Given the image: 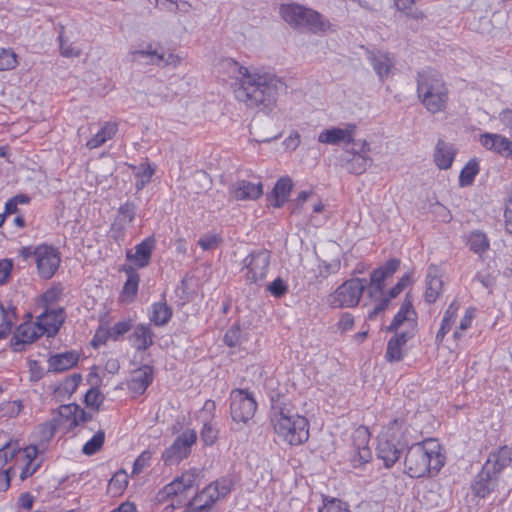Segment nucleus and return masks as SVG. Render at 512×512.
Masks as SVG:
<instances>
[{"label":"nucleus","mask_w":512,"mask_h":512,"mask_svg":"<svg viewBox=\"0 0 512 512\" xmlns=\"http://www.w3.org/2000/svg\"><path fill=\"white\" fill-rule=\"evenodd\" d=\"M284 83L276 74L261 68L238 67L235 97L249 108L271 111Z\"/></svg>","instance_id":"f257e3e1"},{"label":"nucleus","mask_w":512,"mask_h":512,"mask_svg":"<svg viewBox=\"0 0 512 512\" xmlns=\"http://www.w3.org/2000/svg\"><path fill=\"white\" fill-rule=\"evenodd\" d=\"M270 420L275 434L289 445H301L309 438L307 418L294 412L284 399L272 401Z\"/></svg>","instance_id":"f03ea898"},{"label":"nucleus","mask_w":512,"mask_h":512,"mask_svg":"<svg viewBox=\"0 0 512 512\" xmlns=\"http://www.w3.org/2000/svg\"><path fill=\"white\" fill-rule=\"evenodd\" d=\"M445 463V456L439 442L427 439L410 446L405 455V472L411 478L437 474Z\"/></svg>","instance_id":"7ed1b4c3"},{"label":"nucleus","mask_w":512,"mask_h":512,"mask_svg":"<svg viewBox=\"0 0 512 512\" xmlns=\"http://www.w3.org/2000/svg\"><path fill=\"white\" fill-rule=\"evenodd\" d=\"M416 82L418 99L427 111L432 114L445 111L449 93L440 73L424 68L417 73Z\"/></svg>","instance_id":"20e7f679"},{"label":"nucleus","mask_w":512,"mask_h":512,"mask_svg":"<svg viewBox=\"0 0 512 512\" xmlns=\"http://www.w3.org/2000/svg\"><path fill=\"white\" fill-rule=\"evenodd\" d=\"M279 14L293 29L307 30L312 34H324L331 27L330 21L321 13L299 3L281 4Z\"/></svg>","instance_id":"39448f33"},{"label":"nucleus","mask_w":512,"mask_h":512,"mask_svg":"<svg viewBox=\"0 0 512 512\" xmlns=\"http://www.w3.org/2000/svg\"><path fill=\"white\" fill-rule=\"evenodd\" d=\"M404 426V420L394 419L389 423L386 431L379 436L377 456L386 468H391L399 460L402 450L408 444Z\"/></svg>","instance_id":"423d86ee"},{"label":"nucleus","mask_w":512,"mask_h":512,"mask_svg":"<svg viewBox=\"0 0 512 512\" xmlns=\"http://www.w3.org/2000/svg\"><path fill=\"white\" fill-rule=\"evenodd\" d=\"M233 486L234 482L230 477L217 479L194 496L185 512H213V505L226 497Z\"/></svg>","instance_id":"0eeeda50"},{"label":"nucleus","mask_w":512,"mask_h":512,"mask_svg":"<svg viewBox=\"0 0 512 512\" xmlns=\"http://www.w3.org/2000/svg\"><path fill=\"white\" fill-rule=\"evenodd\" d=\"M17 454L21 455L25 462L20 473L21 480H25L32 476L41 466L42 461L38 460L39 450L35 445L27 446L21 450L17 442L9 441L0 448V465L6 464Z\"/></svg>","instance_id":"6e6552de"},{"label":"nucleus","mask_w":512,"mask_h":512,"mask_svg":"<svg viewBox=\"0 0 512 512\" xmlns=\"http://www.w3.org/2000/svg\"><path fill=\"white\" fill-rule=\"evenodd\" d=\"M365 289V279L352 278L337 287L336 290L328 296L327 303L331 308L355 307L358 305Z\"/></svg>","instance_id":"1a4fd4ad"},{"label":"nucleus","mask_w":512,"mask_h":512,"mask_svg":"<svg viewBox=\"0 0 512 512\" xmlns=\"http://www.w3.org/2000/svg\"><path fill=\"white\" fill-rule=\"evenodd\" d=\"M270 264V252L266 249L253 251L243 260L245 282L249 285L261 286Z\"/></svg>","instance_id":"9d476101"},{"label":"nucleus","mask_w":512,"mask_h":512,"mask_svg":"<svg viewBox=\"0 0 512 512\" xmlns=\"http://www.w3.org/2000/svg\"><path fill=\"white\" fill-rule=\"evenodd\" d=\"M201 470L189 469L165 485L156 495L158 502H165L184 493L185 491L198 486L201 479Z\"/></svg>","instance_id":"9b49d317"},{"label":"nucleus","mask_w":512,"mask_h":512,"mask_svg":"<svg viewBox=\"0 0 512 512\" xmlns=\"http://www.w3.org/2000/svg\"><path fill=\"white\" fill-rule=\"evenodd\" d=\"M257 403L251 393L234 389L230 394V414L237 423H247L256 412Z\"/></svg>","instance_id":"f8f14e48"},{"label":"nucleus","mask_w":512,"mask_h":512,"mask_svg":"<svg viewBox=\"0 0 512 512\" xmlns=\"http://www.w3.org/2000/svg\"><path fill=\"white\" fill-rule=\"evenodd\" d=\"M52 418L59 428L70 431L91 420L92 416L79 405L71 403L59 406L53 411Z\"/></svg>","instance_id":"ddd939ff"},{"label":"nucleus","mask_w":512,"mask_h":512,"mask_svg":"<svg viewBox=\"0 0 512 512\" xmlns=\"http://www.w3.org/2000/svg\"><path fill=\"white\" fill-rule=\"evenodd\" d=\"M197 435L194 430L183 431L162 453L165 464H177L185 459L191 451V446L196 442Z\"/></svg>","instance_id":"4468645a"},{"label":"nucleus","mask_w":512,"mask_h":512,"mask_svg":"<svg viewBox=\"0 0 512 512\" xmlns=\"http://www.w3.org/2000/svg\"><path fill=\"white\" fill-rule=\"evenodd\" d=\"M35 261L40 277L50 279L59 268L61 259L53 246L42 244L36 247Z\"/></svg>","instance_id":"2eb2a0df"},{"label":"nucleus","mask_w":512,"mask_h":512,"mask_svg":"<svg viewBox=\"0 0 512 512\" xmlns=\"http://www.w3.org/2000/svg\"><path fill=\"white\" fill-rule=\"evenodd\" d=\"M357 129L355 123H345L342 126L324 129L318 135V142L327 145H350L356 143Z\"/></svg>","instance_id":"dca6fc26"},{"label":"nucleus","mask_w":512,"mask_h":512,"mask_svg":"<svg viewBox=\"0 0 512 512\" xmlns=\"http://www.w3.org/2000/svg\"><path fill=\"white\" fill-rule=\"evenodd\" d=\"M136 216V205L132 202L122 204L111 226V236L117 242L123 241L127 227Z\"/></svg>","instance_id":"f3484780"},{"label":"nucleus","mask_w":512,"mask_h":512,"mask_svg":"<svg viewBox=\"0 0 512 512\" xmlns=\"http://www.w3.org/2000/svg\"><path fill=\"white\" fill-rule=\"evenodd\" d=\"M132 56L134 61L161 67H176L181 61L180 57L175 54L169 53L165 55L164 53H158L156 50H152L151 47L147 50L134 51Z\"/></svg>","instance_id":"a211bd4d"},{"label":"nucleus","mask_w":512,"mask_h":512,"mask_svg":"<svg viewBox=\"0 0 512 512\" xmlns=\"http://www.w3.org/2000/svg\"><path fill=\"white\" fill-rule=\"evenodd\" d=\"M511 461L512 449L504 445L489 454L482 468L498 478V474L508 467Z\"/></svg>","instance_id":"6ab92c4d"},{"label":"nucleus","mask_w":512,"mask_h":512,"mask_svg":"<svg viewBox=\"0 0 512 512\" xmlns=\"http://www.w3.org/2000/svg\"><path fill=\"white\" fill-rule=\"evenodd\" d=\"M229 193L238 201L256 200L263 194V185L261 182L238 180L229 187Z\"/></svg>","instance_id":"aec40b11"},{"label":"nucleus","mask_w":512,"mask_h":512,"mask_svg":"<svg viewBox=\"0 0 512 512\" xmlns=\"http://www.w3.org/2000/svg\"><path fill=\"white\" fill-rule=\"evenodd\" d=\"M153 380V368L150 365H143L131 373L127 383L128 390L134 395H142Z\"/></svg>","instance_id":"412c9836"},{"label":"nucleus","mask_w":512,"mask_h":512,"mask_svg":"<svg viewBox=\"0 0 512 512\" xmlns=\"http://www.w3.org/2000/svg\"><path fill=\"white\" fill-rule=\"evenodd\" d=\"M442 269L437 265H430L426 274L425 300L434 303L443 291Z\"/></svg>","instance_id":"4be33fe9"},{"label":"nucleus","mask_w":512,"mask_h":512,"mask_svg":"<svg viewBox=\"0 0 512 512\" xmlns=\"http://www.w3.org/2000/svg\"><path fill=\"white\" fill-rule=\"evenodd\" d=\"M417 324V314L413 308L412 302L405 299L399 311L394 316L391 324L387 327L390 332H397L399 329Z\"/></svg>","instance_id":"5701e85b"},{"label":"nucleus","mask_w":512,"mask_h":512,"mask_svg":"<svg viewBox=\"0 0 512 512\" xmlns=\"http://www.w3.org/2000/svg\"><path fill=\"white\" fill-rule=\"evenodd\" d=\"M38 325L42 333L49 337L54 336L64 322V312L62 309L48 310V308L38 317Z\"/></svg>","instance_id":"b1692460"},{"label":"nucleus","mask_w":512,"mask_h":512,"mask_svg":"<svg viewBox=\"0 0 512 512\" xmlns=\"http://www.w3.org/2000/svg\"><path fill=\"white\" fill-rule=\"evenodd\" d=\"M155 248V239L148 237L135 246V252L128 250L126 257L138 268L146 267L150 263L151 254Z\"/></svg>","instance_id":"393cba45"},{"label":"nucleus","mask_w":512,"mask_h":512,"mask_svg":"<svg viewBox=\"0 0 512 512\" xmlns=\"http://www.w3.org/2000/svg\"><path fill=\"white\" fill-rule=\"evenodd\" d=\"M480 143L486 149L501 156H512V141L502 135L485 133L481 135Z\"/></svg>","instance_id":"a878e982"},{"label":"nucleus","mask_w":512,"mask_h":512,"mask_svg":"<svg viewBox=\"0 0 512 512\" xmlns=\"http://www.w3.org/2000/svg\"><path fill=\"white\" fill-rule=\"evenodd\" d=\"M154 333L148 324H138L129 336L131 345L137 351H145L154 343Z\"/></svg>","instance_id":"bb28decb"},{"label":"nucleus","mask_w":512,"mask_h":512,"mask_svg":"<svg viewBox=\"0 0 512 512\" xmlns=\"http://www.w3.org/2000/svg\"><path fill=\"white\" fill-rule=\"evenodd\" d=\"M368 60L380 81H384L389 76L395 64L393 57L389 53H383L380 51L370 52Z\"/></svg>","instance_id":"cd10ccee"},{"label":"nucleus","mask_w":512,"mask_h":512,"mask_svg":"<svg viewBox=\"0 0 512 512\" xmlns=\"http://www.w3.org/2000/svg\"><path fill=\"white\" fill-rule=\"evenodd\" d=\"M498 478L483 469L476 476L471 488L475 496L479 498L487 497L497 486Z\"/></svg>","instance_id":"c85d7f7f"},{"label":"nucleus","mask_w":512,"mask_h":512,"mask_svg":"<svg viewBox=\"0 0 512 512\" xmlns=\"http://www.w3.org/2000/svg\"><path fill=\"white\" fill-rule=\"evenodd\" d=\"M456 155V149L451 143L438 140L434 151V162L441 170H447L452 166Z\"/></svg>","instance_id":"c756f323"},{"label":"nucleus","mask_w":512,"mask_h":512,"mask_svg":"<svg viewBox=\"0 0 512 512\" xmlns=\"http://www.w3.org/2000/svg\"><path fill=\"white\" fill-rule=\"evenodd\" d=\"M118 131V125L115 122H105L101 129L86 142V147L90 150L102 146L105 142L112 139Z\"/></svg>","instance_id":"7c9ffc66"},{"label":"nucleus","mask_w":512,"mask_h":512,"mask_svg":"<svg viewBox=\"0 0 512 512\" xmlns=\"http://www.w3.org/2000/svg\"><path fill=\"white\" fill-rule=\"evenodd\" d=\"M78 362V355L75 352H64L60 354H56L50 357L49 370L54 372H63Z\"/></svg>","instance_id":"2f4dec72"},{"label":"nucleus","mask_w":512,"mask_h":512,"mask_svg":"<svg viewBox=\"0 0 512 512\" xmlns=\"http://www.w3.org/2000/svg\"><path fill=\"white\" fill-rule=\"evenodd\" d=\"M293 187V183L291 178L282 177L280 178L273 189V206L276 208H281L287 201L290 196L291 190Z\"/></svg>","instance_id":"473e14b6"},{"label":"nucleus","mask_w":512,"mask_h":512,"mask_svg":"<svg viewBox=\"0 0 512 512\" xmlns=\"http://www.w3.org/2000/svg\"><path fill=\"white\" fill-rule=\"evenodd\" d=\"M459 308V303L456 300H454L446 309L441 322V326L436 334L435 340L437 343H441L445 335L451 330L452 325L454 324L455 319L457 317Z\"/></svg>","instance_id":"72a5a7b5"},{"label":"nucleus","mask_w":512,"mask_h":512,"mask_svg":"<svg viewBox=\"0 0 512 512\" xmlns=\"http://www.w3.org/2000/svg\"><path fill=\"white\" fill-rule=\"evenodd\" d=\"M172 317V309L167 305L166 301H159L151 306L149 315L150 321L156 326L166 325Z\"/></svg>","instance_id":"f704fd0d"},{"label":"nucleus","mask_w":512,"mask_h":512,"mask_svg":"<svg viewBox=\"0 0 512 512\" xmlns=\"http://www.w3.org/2000/svg\"><path fill=\"white\" fill-rule=\"evenodd\" d=\"M41 331L42 329H40V326L38 325V320L36 321L35 324H21L17 328L16 338L19 342L24 344L32 343L34 340L44 335V333H42Z\"/></svg>","instance_id":"c9c22d12"},{"label":"nucleus","mask_w":512,"mask_h":512,"mask_svg":"<svg viewBox=\"0 0 512 512\" xmlns=\"http://www.w3.org/2000/svg\"><path fill=\"white\" fill-rule=\"evenodd\" d=\"M125 271L127 274V280L122 290V297L128 300H133L137 295L138 291V285L140 280L139 275L131 266L125 269Z\"/></svg>","instance_id":"e433bc0d"},{"label":"nucleus","mask_w":512,"mask_h":512,"mask_svg":"<svg viewBox=\"0 0 512 512\" xmlns=\"http://www.w3.org/2000/svg\"><path fill=\"white\" fill-rule=\"evenodd\" d=\"M371 162L372 159L369 155L357 152L354 157L347 161L346 169L352 174L360 175L367 170Z\"/></svg>","instance_id":"4c0bfd02"},{"label":"nucleus","mask_w":512,"mask_h":512,"mask_svg":"<svg viewBox=\"0 0 512 512\" xmlns=\"http://www.w3.org/2000/svg\"><path fill=\"white\" fill-rule=\"evenodd\" d=\"M467 244L469 249L476 254H483L489 249V240L485 233L480 231H473L468 237Z\"/></svg>","instance_id":"58836bf2"},{"label":"nucleus","mask_w":512,"mask_h":512,"mask_svg":"<svg viewBox=\"0 0 512 512\" xmlns=\"http://www.w3.org/2000/svg\"><path fill=\"white\" fill-rule=\"evenodd\" d=\"M479 172V163L476 159H471L461 170L459 176V184L462 187L469 186L473 183Z\"/></svg>","instance_id":"ea45409f"},{"label":"nucleus","mask_w":512,"mask_h":512,"mask_svg":"<svg viewBox=\"0 0 512 512\" xmlns=\"http://www.w3.org/2000/svg\"><path fill=\"white\" fill-rule=\"evenodd\" d=\"M105 441L104 430H98L91 439H89L82 448V452L85 455L91 456L97 453L103 446Z\"/></svg>","instance_id":"a19ab883"},{"label":"nucleus","mask_w":512,"mask_h":512,"mask_svg":"<svg viewBox=\"0 0 512 512\" xmlns=\"http://www.w3.org/2000/svg\"><path fill=\"white\" fill-rule=\"evenodd\" d=\"M59 427L53 418L51 420L43 422L37 427V437L42 443L49 442L55 435L56 430Z\"/></svg>","instance_id":"79ce46f5"},{"label":"nucleus","mask_w":512,"mask_h":512,"mask_svg":"<svg viewBox=\"0 0 512 512\" xmlns=\"http://www.w3.org/2000/svg\"><path fill=\"white\" fill-rule=\"evenodd\" d=\"M14 320V312L6 311L0 304V339L5 338L11 332Z\"/></svg>","instance_id":"37998d69"},{"label":"nucleus","mask_w":512,"mask_h":512,"mask_svg":"<svg viewBox=\"0 0 512 512\" xmlns=\"http://www.w3.org/2000/svg\"><path fill=\"white\" fill-rule=\"evenodd\" d=\"M318 512H350V509L349 505L340 499L325 497Z\"/></svg>","instance_id":"c03bdc74"},{"label":"nucleus","mask_w":512,"mask_h":512,"mask_svg":"<svg viewBox=\"0 0 512 512\" xmlns=\"http://www.w3.org/2000/svg\"><path fill=\"white\" fill-rule=\"evenodd\" d=\"M394 4L399 11L414 19L424 18V14L414 8L415 0H394Z\"/></svg>","instance_id":"a18cd8bd"},{"label":"nucleus","mask_w":512,"mask_h":512,"mask_svg":"<svg viewBox=\"0 0 512 512\" xmlns=\"http://www.w3.org/2000/svg\"><path fill=\"white\" fill-rule=\"evenodd\" d=\"M404 346L397 340L390 339L387 344L385 358L388 362H398L403 358L402 348Z\"/></svg>","instance_id":"49530a36"},{"label":"nucleus","mask_w":512,"mask_h":512,"mask_svg":"<svg viewBox=\"0 0 512 512\" xmlns=\"http://www.w3.org/2000/svg\"><path fill=\"white\" fill-rule=\"evenodd\" d=\"M16 65V54L11 49L0 48V71L13 69Z\"/></svg>","instance_id":"de8ad7c7"},{"label":"nucleus","mask_w":512,"mask_h":512,"mask_svg":"<svg viewBox=\"0 0 512 512\" xmlns=\"http://www.w3.org/2000/svg\"><path fill=\"white\" fill-rule=\"evenodd\" d=\"M242 339V333L238 325L231 326L224 335V343L229 347L239 345Z\"/></svg>","instance_id":"09e8293b"},{"label":"nucleus","mask_w":512,"mask_h":512,"mask_svg":"<svg viewBox=\"0 0 512 512\" xmlns=\"http://www.w3.org/2000/svg\"><path fill=\"white\" fill-rule=\"evenodd\" d=\"M154 173V169H152L150 166H142L139 171L136 173V183L135 187L137 191L142 190L147 183L150 182L152 175Z\"/></svg>","instance_id":"8fccbe9b"},{"label":"nucleus","mask_w":512,"mask_h":512,"mask_svg":"<svg viewBox=\"0 0 512 512\" xmlns=\"http://www.w3.org/2000/svg\"><path fill=\"white\" fill-rule=\"evenodd\" d=\"M474 316H475L474 308L466 309L465 314L460 321V325L457 327V329L454 332L455 339H459L462 336V333L464 331H466L471 326Z\"/></svg>","instance_id":"3c124183"},{"label":"nucleus","mask_w":512,"mask_h":512,"mask_svg":"<svg viewBox=\"0 0 512 512\" xmlns=\"http://www.w3.org/2000/svg\"><path fill=\"white\" fill-rule=\"evenodd\" d=\"M417 326L418 325L416 324L399 329L397 332H395V336L392 339L397 340L398 343L405 346L406 343L416 335Z\"/></svg>","instance_id":"603ef678"},{"label":"nucleus","mask_w":512,"mask_h":512,"mask_svg":"<svg viewBox=\"0 0 512 512\" xmlns=\"http://www.w3.org/2000/svg\"><path fill=\"white\" fill-rule=\"evenodd\" d=\"M152 454L150 451H143L134 461L132 474H140L146 467L149 466Z\"/></svg>","instance_id":"864d4df0"},{"label":"nucleus","mask_w":512,"mask_h":512,"mask_svg":"<svg viewBox=\"0 0 512 512\" xmlns=\"http://www.w3.org/2000/svg\"><path fill=\"white\" fill-rule=\"evenodd\" d=\"M103 395L101 392L96 388H91L87 391L85 394V403L88 407L94 408L95 410H98L99 406L103 402Z\"/></svg>","instance_id":"5fc2aeb1"},{"label":"nucleus","mask_w":512,"mask_h":512,"mask_svg":"<svg viewBox=\"0 0 512 512\" xmlns=\"http://www.w3.org/2000/svg\"><path fill=\"white\" fill-rule=\"evenodd\" d=\"M200 436L205 445H212L217 439V429L210 422L203 424Z\"/></svg>","instance_id":"6e6d98bb"},{"label":"nucleus","mask_w":512,"mask_h":512,"mask_svg":"<svg viewBox=\"0 0 512 512\" xmlns=\"http://www.w3.org/2000/svg\"><path fill=\"white\" fill-rule=\"evenodd\" d=\"M385 280L386 279L383 276L382 270H379L378 268L373 270L370 277V294H372L374 291L382 293Z\"/></svg>","instance_id":"4d7b16f0"},{"label":"nucleus","mask_w":512,"mask_h":512,"mask_svg":"<svg viewBox=\"0 0 512 512\" xmlns=\"http://www.w3.org/2000/svg\"><path fill=\"white\" fill-rule=\"evenodd\" d=\"M132 328L131 320H123L115 323L109 330L111 338L116 340L119 336L127 333Z\"/></svg>","instance_id":"13d9d810"},{"label":"nucleus","mask_w":512,"mask_h":512,"mask_svg":"<svg viewBox=\"0 0 512 512\" xmlns=\"http://www.w3.org/2000/svg\"><path fill=\"white\" fill-rule=\"evenodd\" d=\"M371 459V451L369 449V447L364 444L362 447H358L357 451L355 452L354 456H353V463H354V466L357 467V466H360L362 464H365L367 462H369V460Z\"/></svg>","instance_id":"bf43d9fd"},{"label":"nucleus","mask_w":512,"mask_h":512,"mask_svg":"<svg viewBox=\"0 0 512 512\" xmlns=\"http://www.w3.org/2000/svg\"><path fill=\"white\" fill-rule=\"evenodd\" d=\"M267 290L274 297L280 298L287 292L288 287L282 279L277 278L267 286Z\"/></svg>","instance_id":"052dcab7"},{"label":"nucleus","mask_w":512,"mask_h":512,"mask_svg":"<svg viewBox=\"0 0 512 512\" xmlns=\"http://www.w3.org/2000/svg\"><path fill=\"white\" fill-rule=\"evenodd\" d=\"M220 243V238L217 235H205L198 241L199 246L204 250H213Z\"/></svg>","instance_id":"680f3d73"},{"label":"nucleus","mask_w":512,"mask_h":512,"mask_svg":"<svg viewBox=\"0 0 512 512\" xmlns=\"http://www.w3.org/2000/svg\"><path fill=\"white\" fill-rule=\"evenodd\" d=\"M60 39V52L64 57H79L81 54V50L77 47H74L71 43H67L62 39V36H59Z\"/></svg>","instance_id":"e2e57ef3"},{"label":"nucleus","mask_w":512,"mask_h":512,"mask_svg":"<svg viewBox=\"0 0 512 512\" xmlns=\"http://www.w3.org/2000/svg\"><path fill=\"white\" fill-rule=\"evenodd\" d=\"M400 266V260L393 258L389 259L383 266L379 267V270H382L383 276L385 279H388L393 276V274L398 270Z\"/></svg>","instance_id":"0e129e2a"},{"label":"nucleus","mask_w":512,"mask_h":512,"mask_svg":"<svg viewBox=\"0 0 512 512\" xmlns=\"http://www.w3.org/2000/svg\"><path fill=\"white\" fill-rule=\"evenodd\" d=\"M340 260L336 259L330 263L322 262L319 265V271L322 276H328L330 274L337 273L340 270Z\"/></svg>","instance_id":"69168bd1"},{"label":"nucleus","mask_w":512,"mask_h":512,"mask_svg":"<svg viewBox=\"0 0 512 512\" xmlns=\"http://www.w3.org/2000/svg\"><path fill=\"white\" fill-rule=\"evenodd\" d=\"M13 268V261L11 259L0 260V284H3L9 278Z\"/></svg>","instance_id":"338daca9"},{"label":"nucleus","mask_w":512,"mask_h":512,"mask_svg":"<svg viewBox=\"0 0 512 512\" xmlns=\"http://www.w3.org/2000/svg\"><path fill=\"white\" fill-rule=\"evenodd\" d=\"M354 325V318L350 313H343L339 319V322L337 324L338 329L341 332L349 331L353 328Z\"/></svg>","instance_id":"774afa93"}]
</instances>
